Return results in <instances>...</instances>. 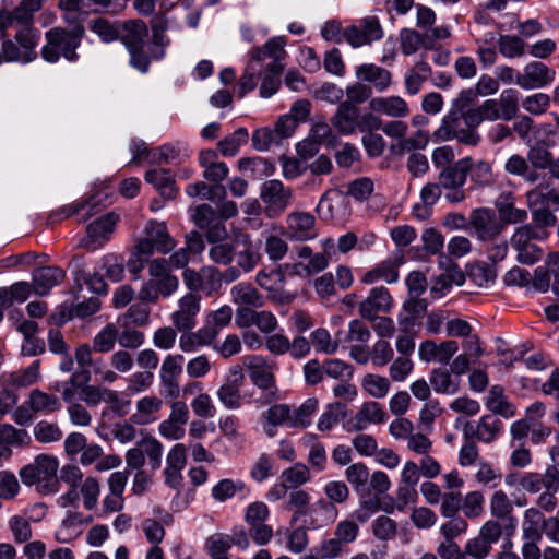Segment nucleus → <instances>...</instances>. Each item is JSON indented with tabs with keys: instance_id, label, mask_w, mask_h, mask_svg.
Masks as SVG:
<instances>
[{
	"instance_id": "obj_25",
	"label": "nucleus",
	"mask_w": 559,
	"mask_h": 559,
	"mask_svg": "<svg viewBox=\"0 0 559 559\" xmlns=\"http://www.w3.org/2000/svg\"><path fill=\"white\" fill-rule=\"evenodd\" d=\"M163 404V400L158 396H143L136 401L135 412L131 415L130 420L139 426L153 424L158 419Z\"/></svg>"
},
{
	"instance_id": "obj_21",
	"label": "nucleus",
	"mask_w": 559,
	"mask_h": 559,
	"mask_svg": "<svg viewBox=\"0 0 559 559\" xmlns=\"http://www.w3.org/2000/svg\"><path fill=\"white\" fill-rule=\"evenodd\" d=\"M459 345L455 341H443L437 344L435 341H424L418 348V356L425 362L436 361L448 364L457 352Z\"/></svg>"
},
{
	"instance_id": "obj_8",
	"label": "nucleus",
	"mask_w": 559,
	"mask_h": 559,
	"mask_svg": "<svg viewBox=\"0 0 559 559\" xmlns=\"http://www.w3.org/2000/svg\"><path fill=\"white\" fill-rule=\"evenodd\" d=\"M182 281L189 293H202L206 297L217 294L222 288L221 272L212 265L202 266L199 271L186 267Z\"/></svg>"
},
{
	"instance_id": "obj_35",
	"label": "nucleus",
	"mask_w": 559,
	"mask_h": 559,
	"mask_svg": "<svg viewBox=\"0 0 559 559\" xmlns=\"http://www.w3.org/2000/svg\"><path fill=\"white\" fill-rule=\"evenodd\" d=\"M468 168L464 157L441 169L439 183L443 188H464Z\"/></svg>"
},
{
	"instance_id": "obj_6",
	"label": "nucleus",
	"mask_w": 559,
	"mask_h": 559,
	"mask_svg": "<svg viewBox=\"0 0 559 559\" xmlns=\"http://www.w3.org/2000/svg\"><path fill=\"white\" fill-rule=\"evenodd\" d=\"M549 236L548 230H542L540 227H531L524 224L518 227L510 239L511 247L516 251V259L522 264H534L543 255V250L535 240H545Z\"/></svg>"
},
{
	"instance_id": "obj_50",
	"label": "nucleus",
	"mask_w": 559,
	"mask_h": 559,
	"mask_svg": "<svg viewBox=\"0 0 559 559\" xmlns=\"http://www.w3.org/2000/svg\"><path fill=\"white\" fill-rule=\"evenodd\" d=\"M38 38V32L31 26H24L16 33L15 40L23 52L24 63H28L37 57L35 47L37 46Z\"/></svg>"
},
{
	"instance_id": "obj_20",
	"label": "nucleus",
	"mask_w": 559,
	"mask_h": 559,
	"mask_svg": "<svg viewBox=\"0 0 559 559\" xmlns=\"http://www.w3.org/2000/svg\"><path fill=\"white\" fill-rule=\"evenodd\" d=\"M259 421L263 433L274 438L278 433V427L289 428L290 406L286 403L273 404L260 415Z\"/></svg>"
},
{
	"instance_id": "obj_60",
	"label": "nucleus",
	"mask_w": 559,
	"mask_h": 559,
	"mask_svg": "<svg viewBox=\"0 0 559 559\" xmlns=\"http://www.w3.org/2000/svg\"><path fill=\"white\" fill-rule=\"evenodd\" d=\"M526 157L531 167L536 169V171L549 168L552 160L551 153L540 142H535L528 147Z\"/></svg>"
},
{
	"instance_id": "obj_56",
	"label": "nucleus",
	"mask_w": 559,
	"mask_h": 559,
	"mask_svg": "<svg viewBox=\"0 0 559 559\" xmlns=\"http://www.w3.org/2000/svg\"><path fill=\"white\" fill-rule=\"evenodd\" d=\"M118 342V325L108 323L93 338V349L97 353H108Z\"/></svg>"
},
{
	"instance_id": "obj_61",
	"label": "nucleus",
	"mask_w": 559,
	"mask_h": 559,
	"mask_svg": "<svg viewBox=\"0 0 559 559\" xmlns=\"http://www.w3.org/2000/svg\"><path fill=\"white\" fill-rule=\"evenodd\" d=\"M240 386L230 382H225L217 390L218 401L228 409H238L241 406Z\"/></svg>"
},
{
	"instance_id": "obj_46",
	"label": "nucleus",
	"mask_w": 559,
	"mask_h": 559,
	"mask_svg": "<svg viewBox=\"0 0 559 559\" xmlns=\"http://www.w3.org/2000/svg\"><path fill=\"white\" fill-rule=\"evenodd\" d=\"M318 411V400L314 397L307 399L296 408L290 407L289 428H307L311 421L313 414Z\"/></svg>"
},
{
	"instance_id": "obj_62",
	"label": "nucleus",
	"mask_w": 559,
	"mask_h": 559,
	"mask_svg": "<svg viewBox=\"0 0 559 559\" xmlns=\"http://www.w3.org/2000/svg\"><path fill=\"white\" fill-rule=\"evenodd\" d=\"M33 433L40 443H52L62 438V431L59 426L48 420L38 421L33 428Z\"/></svg>"
},
{
	"instance_id": "obj_26",
	"label": "nucleus",
	"mask_w": 559,
	"mask_h": 559,
	"mask_svg": "<svg viewBox=\"0 0 559 559\" xmlns=\"http://www.w3.org/2000/svg\"><path fill=\"white\" fill-rule=\"evenodd\" d=\"M260 197L269 206L284 211L292 199V190L285 188L282 181L272 179L262 185Z\"/></svg>"
},
{
	"instance_id": "obj_29",
	"label": "nucleus",
	"mask_w": 559,
	"mask_h": 559,
	"mask_svg": "<svg viewBox=\"0 0 559 559\" xmlns=\"http://www.w3.org/2000/svg\"><path fill=\"white\" fill-rule=\"evenodd\" d=\"M503 169L511 176L521 177L524 182L530 185H535L543 178L539 171L531 167L527 157L520 154L509 156Z\"/></svg>"
},
{
	"instance_id": "obj_43",
	"label": "nucleus",
	"mask_w": 559,
	"mask_h": 559,
	"mask_svg": "<svg viewBox=\"0 0 559 559\" xmlns=\"http://www.w3.org/2000/svg\"><path fill=\"white\" fill-rule=\"evenodd\" d=\"M82 533L81 513L68 512L62 520L61 525L55 532V538L58 543L67 544L75 539Z\"/></svg>"
},
{
	"instance_id": "obj_12",
	"label": "nucleus",
	"mask_w": 559,
	"mask_h": 559,
	"mask_svg": "<svg viewBox=\"0 0 559 559\" xmlns=\"http://www.w3.org/2000/svg\"><path fill=\"white\" fill-rule=\"evenodd\" d=\"M182 355H167L159 369V393L166 399L180 395L179 378L182 373Z\"/></svg>"
},
{
	"instance_id": "obj_11",
	"label": "nucleus",
	"mask_w": 559,
	"mask_h": 559,
	"mask_svg": "<svg viewBox=\"0 0 559 559\" xmlns=\"http://www.w3.org/2000/svg\"><path fill=\"white\" fill-rule=\"evenodd\" d=\"M118 221L119 216L114 212L96 218L87 225L86 237L81 240L80 246L90 251L102 248L109 241Z\"/></svg>"
},
{
	"instance_id": "obj_3",
	"label": "nucleus",
	"mask_w": 559,
	"mask_h": 559,
	"mask_svg": "<svg viewBox=\"0 0 559 559\" xmlns=\"http://www.w3.org/2000/svg\"><path fill=\"white\" fill-rule=\"evenodd\" d=\"M84 32L82 25H76L71 31L61 27L49 29L45 35L46 44L41 48L43 59L49 63L57 62L60 57L70 62L76 61V49L81 45Z\"/></svg>"
},
{
	"instance_id": "obj_58",
	"label": "nucleus",
	"mask_w": 559,
	"mask_h": 559,
	"mask_svg": "<svg viewBox=\"0 0 559 559\" xmlns=\"http://www.w3.org/2000/svg\"><path fill=\"white\" fill-rule=\"evenodd\" d=\"M248 130L246 128H239L218 142V150L224 156H234L238 153L240 146L248 142Z\"/></svg>"
},
{
	"instance_id": "obj_22",
	"label": "nucleus",
	"mask_w": 559,
	"mask_h": 559,
	"mask_svg": "<svg viewBox=\"0 0 559 559\" xmlns=\"http://www.w3.org/2000/svg\"><path fill=\"white\" fill-rule=\"evenodd\" d=\"M306 526L309 530H319L334 523L338 516V510L325 499H319L306 512Z\"/></svg>"
},
{
	"instance_id": "obj_31",
	"label": "nucleus",
	"mask_w": 559,
	"mask_h": 559,
	"mask_svg": "<svg viewBox=\"0 0 559 559\" xmlns=\"http://www.w3.org/2000/svg\"><path fill=\"white\" fill-rule=\"evenodd\" d=\"M250 493L249 488L241 479L223 478L212 487L211 496L217 502H225L237 495L246 499Z\"/></svg>"
},
{
	"instance_id": "obj_19",
	"label": "nucleus",
	"mask_w": 559,
	"mask_h": 559,
	"mask_svg": "<svg viewBox=\"0 0 559 559\" xmlns=\"http://www.w3.org/2000/svg\"><path fill=\"white\" fill-rule=\"evenodd\" d=\"M393 307V298L390 292L383 287L372 288L368 296L359 304V314L366 319H376L379 313H386Z\"/></svg>"
},
{
	"instance_id": "obj_38",
	"label": "nucleus",
	"mask_w": 559,
	"mask_h": 559,
	"mask_svg": "<svg viewBox=\"0 0 559 559\" xmlns=\"http://www.w3.org/2000/svg\"><path fill=\"white\" fill-rule=\"evenodd\" d=\"M430 75L431 67L426 61H417L405 72L404 85L406 93L411 96L417 95Z\"/></svg>"
},
{
	"instance_id": "obj_39",
	"label": "nucleus",
	"mask_w": 559,
	"mask_h": 559,
	"mask_svg": "<svg viewBox=\"0 0 559 559\" xmlns=\"http://www.w3.org/2000/svg\"><path fill=\"white\" fill-rule=\"evenodd\" d=\"M489 509L492 518L496 520H508L510 522V527L512 530L515 528L516 519L511 515L513 511V502L503 490L499 489L492 493L489 501Z\"/></svg>"
},
{
	"instance_id": "obj_13",
	"label": "nucleus",
	"mask_w": 559,
	"mask_h": 559,
	"mask_svg": "<svg viewBox=\"0 0 559 559\" xmlns=\"http://www.w3.org/2000/svg\"><path fill=\"white\" fill-rule=\"evenodd\" d=\"M201 310V296L187 293L177 301V310L171 316V322L177 331L188 332L197 326V318Z\"/></svg>"
},
{
	"instance_id": "obj_27",
	"label": "nucleus",
	"mask_w": 559,
	"mask_h": 559,
	"mask_svg": "<svg viewBox=\"0 0 559 559\" xmlns=\"http://www.w3.org/2000/svg\"><path fill=\"white\" fill-rule=\"evenodd\" d=\"M542 179L535 183L536 187L526 191L525 198L530 209L537 206L555 205L559 207V188H551L545 181L546 175L542 174Z\"/></svg>"
},
{
	"instance_id": "obj_17",
	"label": "nucleus",
	"mask_w": 559,
	"mask_h": 559,
	"mask_svg": "<svg viewBox=\"0 0 559 559\" xmlns=\"http://www.w3.org/2000/svg\"><path fill=\"white\" fill-rule=\"evenodd\" d=\"M502 421L495 415H484L476 425L466 423L463 433L466 440L477 439L484 443H491L498 439L502 429Z\"/></svg>"
},
{
	"instance_id": "obj_63",
	"label": "nucleus",
	"mask_w": 559,
	"mask_h": 559,
	"mask_svg": "<svg viewBox=\"0 0 559 559\" xmlns=\"http://www.w3.org/2000/svg\"><path fill=\"white\" fill-rule=\"evenodd\" d=\"M140 445L147 456L152 471L158 469L162 465L163 444L155 437L147 436L140 441Z\"/></svg>"
},
{
	"instance_id": "obj_48",
	"label": "nucleus",
	"mask_w": 559,
	"mask_h": 559,
	"mask_svg": "<svg viewBox=\"0 0 559 559\" xmlns=\"http://www.w3.org/2000/svg\"><path fill=\"white\" fill-rule=\"evenodd\" d=\"M486 407L503 417H512L514 415L513 406L507 401L503 388L500 385H493L486 399Z\"/></svg>"
},
{
	"instance_id": "obj_55",
	"label": "nucleus",
	"mask_w": 559,
	"mask_h": 559,
	"mask_svg": "<svg viewBox=\"0 0 559 559\" xmlns=\"http://www.w3.org/2000/svg\"><path fill=\"white\" fill-rule=\"evenodd\" d=\"M91 381L88 370H80L72 373L68 381L61 383L59 390L64 402L72 404L76 396L78 389Z\"/></svg>"
},
{
	"instance_id": "obj_52",
	"label": "nucleus",
	"mask_w": 559,
	"mask_h": 559,
	"mask_svg": "<svg viewBox=\"0 0 559 559\" xmlns=\"http://www.w3.org/2000/svg\"><path fill=\"white\" fill-rule=\"evenodd\" d=\"M186 193L190 198L200 197L203 200L216 202L224 200L226 197V189L224 186H207L203 181L190 183L186 187Z\"/></svg>"
},
{
	"instance_id": "obj_9",
	"label": "nucleus",
	"mask_w": 559,
	"mask_h": 559,
	"mask_svg": "<svg viewBox=\"0 0 559 559\" xmlns=\"http://www.w3.org/2000/svg\"><path fill=\"white\" fill-rule=\"evenodd\" d=\"M384 31L380 20L374 15H368L358 21L357 24L343 29V38L353 48L371 45L383 38Z\"/></svg>"
},
{
	"instance_id": "obj_49",
	"label": "nucleus",
	"mask_w": 559,
	"mask_h": 559,
	"mask_svg": "<svg viewBox=\"0 0 559 559\" xmlns=\"http://www.w3.org/2000/svg\"><path fill=\"white\" fill-rule=\"evenodd\" d=\"M239 317L240 319L250 317L251 323L264 334H270L277 328V319L271 311H253L249 308H240Z\"/></svg>"
},
{
	"instance_id": "obj_16",
	"label": "nucleus",
	"mask_w": 559,
	"mask_h": 559,
	"mask_svg": "<svg viewBox=\"0 0 559 559\" xmlns=\"http://www.w3.org/2000/svg\"><path fill=\"white\" fill-rule=\"evenodd\" d=\"M385 418V412L381 404L369 401L364 403L359 411L344 424V428L348 432L361 431L370 425L384 423Z\"/></svg>"
},
{
	"instance_id": "obj_36",
	"label": "nucleus",
	"mask_w": 559,
	"mask_h": 559,
	"mask_svg": "<svg viewBox=\"0 0 559 559\" xmlns=\"http://www.w3.org/2000/svg\"><path fill=\"white\" fill-rule=\"evenodd\" d=\"M144 178L147 183L158 190L162 197L173 199L176 195V182L168 169L155 168L147 170Z\"/></svg>"
},
{
	"instance_id": "obj_44",
	"label": "nucleus",
	"mask_w": 559,
	"mask_h": 559,
	"mask_svg": "<svg viewBox=\"0 0 559 559\" xmlns=\"http://www.w3.org/2000/svg\"><path fill=\"white\" fill-rule=\"evenodd\" d=\"M27 404L31 405V408L35 412V414H49L59 411L61 407V403L56 395L48 394L39 389H34L31 391L27 399Z\"/></svg>"
},
{
	"instance_id": "obj_14",
	"label": "nucleus",
	"mask_w": 559,
	"mask_h": 559,
	"mask_svg": "<svg viewBox=\"0 0 559 559\" xmlns=\"http://www.w3.org/2000/svg\"><path fill=\"white\" fill-rule=\"evenodd\" d=\"M556 71L540 61H531L518 75V86L525 91L543 88L555 81Z\"/></svg>"
},
{
	"instance_id": "obj_42",
	"label": "nucleus",
	"mask_w": 559,
	"mask_h": 559,
	"mask_svg": "<svg viewBox=\"0 0 559 559\" xmlns=\"http://www.w3.org/2000/svg\"><path fill=\"white\" fill-rule=\"evenodd\" d=\"M544 515L537 508H528L523 513L522 537L523 540H542Z\"/></svg>"
},
{
	"instance_id": "obj_40",
	"label": "nucleus",
	"mask_w": 559,
	"mask_h": 559,
	"mask_svg": "<svg viewBox=\"0 0 559 559\" xmlns=\"http://www.w3.org/2000/svg\"><path fill=\"white\" fill-rule=\"evenodd\" d=\"M399 263L394 260H385L378 264L374 269L368 271L361 278V282L371 285L379 281L393 284L399 280Z\"/></svg>"
},
{
	"instance_id": "obj_54",
	"label": "nucleus",
	"mask_w": 559,
	"mask_h": 559,
	"mask_svg": "<svg viewBox=\"0 0 559 559\" xmlns=\"http://www.w3.org/2000/svg\"><path fill=\"white\" fill-rule=\"evenodd\" d=\"M501 218L508 224L523 223L527 218V211L513 205V197L508 193L497 203Z\"/></svg>"
},
{
	"instance_id": "obj_33",
	"label": "nucleus",
	"mask_w": 559,
	"mask_h": 559,
	"mask_svg": "<svg viewBox=\"0 0 559 559\" xmlns=\"http://www.w3.org/2000/svg\"><path fill=\"white\" fill-rule=\"evenodd\" d=\"M147 27L142 21H129L120 25L119 38L127 50L145 47Z\"/></svg>"
},
{
	"instance_id": "obj_64",
	"label": "nucleus",
	"mask_w": 559,
	"mask_h": 559,
	"mask_svg": "<svg viewBox=\"0 0 559 559\" xmlns=\"http://www.w3.org/2000/svg\"><path fill=\"white\" fill-rule=\"evenodd\" d=\"M280 479L285 481V485H287L289 488H297L310 479V473L306 465L295 464L284 469L280 476Z\"/></svg>"
},
{
	"instance_id": "obj_10",
	"label": "nucleus",
	"mask_w": 559,
	"mask_h": 559,
	"mask_svg": "<svg viewBox=\"0 0 559 559\" xmlns=\"http://www.w3.org/2000/svg\"><path fill=\"white\" fill-rule=\"evenodd\" d=\"M461 110L451 107V110L441 121L440 127L435 131V136L441 141L456 139L460 143L475 146L480 142V135L477 131L465 130L461 127Z\"/></svg>"
},
{
	"instance_id": "obj_59",
	"label": "nucleus",
	"mask_w": 559,
	"mask_h": 559,
	"mask_svg": "<svg viewBox=\"0 0 559 559\" xmlns=\"http://www.w3.org/2000/svg\"><path fill=\"white\" fill-rule=\"evenodd\" d=\"M284 70V66H266L265 73L260 85V96L263 98H270L273 96L280 85V75Z\"/></svg>"
},
{
	"instance_id": "obj_47",
	"label": "nucleus",
	"mask_w": 559,
	"mask_h": 559,
	"mask_svg": "<svg viewBox=\"0 0 559 559\" xmlns=\"http://www.w3.org/2000/svg\"><path fill=\"white\" fill-rule=\"evenodd\" d=\"M409 298L403 304V310H411L419 306L418 298L426 292L427 281L423 273L411 272L406 277Z\"/></svg>"
},
{
	"instance_id": "obj_34",
	"label": "nucleus",
	"mask_w": 559,
	"mask_h": 559,
	"mask_svg": "<svg viewBox=\"0 0 559 559\" xmlns=\"http://www.w3.org/2000/svg\"><path fill=\"white\" fill-rule=\"evenodd\" d=\"M231 301L241 308H260L264 297L249 283H239L230 288Z\"/></svg>"
},
{
	"instance_id": "obj_37",
	"label": "nucleus",
	"mask_w": 559,
	"mask_h": 559,
	"mask_svg": "<svg viewBox=\"0 0 559 559\" xmlns=\"http://www.w3.org/2000/svg\"><path fill=\"white\" fill-rule=\"evenodd\" d=\"M277 542L281 544L282 538L286 539V548L292 554H301L308 547L307 526H297L294 528H278L275 533Z\"/></svg>"
},
{
	"instance_id": "obj_41",
	"label": "nucleus",
	"mask_w": 559,
	"mask_h": 559,
	"mask_svg": "<svg viewBox=\"0 0 559 559\" xmlns=\"http://www.w3.org/2000/svg\"><path fill=\"white\" fill-rule=\"evenodd\" d=\"M467 164L471 181L478 187H487L493 182L492 166L484 159H473L469 156L464 157Z\"/></svg>"
},
{
	"instance_id": "obj_32",
	"label": "nucleus",
	"mask_w": 559,
	"mask_h": 559,
	"mask_svg": "<svg viewBox=\"0 0 559 559\" xmlns=\"http://www.w3.org/2000/svg\"><path fill=\"white\" fill-rule=\"evenodd\" d=\"M460 378L444 367L435 368L430 372L429 383L438 394L454 395L460 389Z\"/></svg>"
},
{
	"instance_id": "obj_4",
	"label": "nucleus",
	"mask_w": 559,
	"mask_h": 559,
	"mask_svg": "<svg viewBox=\"0 0 559 559\" xmlns=\"http://www.w3.org/2000/svg\"><path fill=\"white\" fill-rule=\"evenodd\" d=\"M331 124L342 135H352L356 132L379 130L381 119L373 112H361L350 103H340Z\"/></svg>"
},
{
	"instance_id": "obj_53",
	"label": "nucleus",
	"mask_w": 559,
	"mask_h": 559,
	"mask_svg": "<svg viewBox=\"0 0 559 559\" xmlns=\"http://www.w3.org/2000/svg\"><path fill=\"white\" fill-rule=\"evenodd\" d=\"M148 156H152V164H178L185 154L181 144L168 143L153 150Z\"/></svg>"
},
{
	"instance_id": "obj_2",
	"label": "nucleus",
	"mask_w": 559,
	"mask_h": 559,
	"mask_svg": "<svg viewBox=\"0 0 559 559\" xmlns=\"http://www.w3.org/2000/svg\"><path fill=\"white\" fill-rule=\"evenodd\" d=\"M58 469L59 461L56 456L39 454L32 463L23 466L19 475L25 486H35L39 493L51 495L59 490Z\"/></svg>"
},
{
	"instance_id": "obj_57",
	"label": "nucleus",
	"mask_w": 559,
	"mask_h": 559,
	"mask_svg": "<svg viewBox=\"0 0 559 559\" xmlns=\"http://www.w3.org/2000/svg\"><path fill=\"white\" fill-rule=\"evenodd\" d=\"M255 281L263 289L270 293H280L284 287L285 275L281 269L261 270L257 273Z\"/></svg>"
},
{
	"instance_id": "obj_30",
	"label": "nucleus",
	"mask_w": 559,
	"mask_h": 559,
	"mask_svg": "<svg viewBox=\"0 0 559 559\" xmlns=\"http://www.w3.org/2000/svg\"><path fill=\"white\" fill-rule=\"evenodd\" d=\"M356 76L359 80L372 83L374 88L380 93L386 91L392 83L391 72L373 63L357 67Z\"/></svg>"
},
{
	"instance_id": "obj_23",
	"label": "nucleus",
	"mask_w": 559,
	"mask_h": 559,
	"mask_svg": "<svg viewBox=\"0 0 559 559\" xmlns=\"http://www.w3.org/2000/svg\"><path fill=\"white\" fill-rule=\"evenodd\" d=\"M370 110L394 119L405 118L409 115L408 104L397 95L373 97L369 100Z\"/></svg>"
},
{
	"instance_id": "obj_28",
	"label": "nucleus",
	"mask_w": 559,
	"mask_h": 559,
	"mask_svg": "<svg viewBox=\"0 0 559 559\" xmlns=\"http://www.w3.org/2000/svg\"><path fill=\"white\" fill-rule=\"evenodd\" d=\"M346 210V198L337 190L326 191L319 200L317 212L324 221L342 215Z\"/></svg>"
},
{
	"instance_id": "obj_15",
	"label": "nucleus",
	"mask_w": 559,
	"mask_h": 559,
	"mask_svg": "<svg viewBox=\"0 0 559 559\" xmlns=\"http://www.w3.org/2000/svg\"><path fill=\"white\" fill-rule=\"evenodd\" d=\"M469 224L476 237L481 241L493 240L501 231V225L495 212L487 207L473 210L469 215Z\"/></svg>"
},
{
	"instance_id": "obj_24",
	"label": "nucleus",
	"mask_w": 559,
	"mask_h": 559,
	"mask_svg": "<svg viewBox=\"0 0 559 559\" xmlns=\"http://www.w3.org/2000/svg\"><path fill=\"white\" fill-rule=\"evenodd\" d=\"M64 271L58 266H43L33 272V289L38 296H46L50 290L62 283Z\"/></svg>"
},
{
	"instance_id": "obj_7",
	"label": "nucleus",
	"mask_w": 559,
	"mask_h": 559,
	"mask_svg": "<svg viewBox=\"0 0 559 559\" xmlns=\"http://www.w3.org/2000/svg\"><path fill=\"white\" fill-rule=\"evenodd\" d=\"M175 246L176 242L169 235L166 224L150 221L145 226L144 237L134 246V252L140 257L150 258L154 252L166 254Z\"/></svg>"
},
{
	"instance_id": "obj_5",
	"label": "nucleus",
	"mask_w": 559,
	"mask_h": 559,
	"mask_svg": "<svg viewBox=\"0 0 559 559\" xmlns=\"http://www.w3.org/2000/svg\"><path fill=\"white\" fill-rule=\"evenodd\" d=\"M243 366L251 383L262 392L255 402L267 405L275 401L278 393L274 374L275 365L262 356L251 355L243 358Z\"/></svg>"
},
{
	"instance_id": "obj_18",
	"label": "nucleus",
	"mask_w": 559,
	"mask_h": 559,
	"mask_svg": "<svg viewBox=\"0 0 559 559\" xmlns=\"http://www.w3.org/2000/svg\"><path fill=\"white\" fill-rule=\"evenodd\" d=\"M287 237L296 241H308L318 236L316 218L310 213L293 212L286 218Z\"/></svg>"
},
{
	"instance_id": "obj_45",
	"label": "nucleus",
	"mask_w": 559,
	"mask_h": 559,
	"mask_svg": "<svg viewBox=\"0 0 559 559\" xmlns=\"http://www.w3.org/2000/svg\"><path fill=\"white\" fill-rule=\"evenodd\" d=\"M286 39L284 36H275L269 39L262 48H259L255 51L254 58L258 60H263L265 57L272 59V62L267 66H284L282 60L286 56L285 51Z\"/></svg>"
},
{
	"instance_id": "obj_1",
	"label": "nucleus",
	"mask_w": 559,
	"mask_h": 559,
	"mask_svg": "<svg viewBox=\"0 0 559 559\" xmlns=\"http://www.w3.org/2000/svg\"><path fill=\"white\" fill-rule=\"evenodd\" d=\"M150 278L145 281L138 293V298L145 304H156L158 299L168 298L179 288V280L169 270L165 258L153 259L148 262Z\"/></svg>"
},
{
	"instance_id": "obj_51",
	"label": "nucleus",
	"mask_w": 559,
	"mask_h": 559,
	"mask_svg": "<svg viewBox=\"0 0 559 559\" xmlns=\"http://www.w3.org/2000/svg\"><path fill=\"white\" fill-rule=\"evenodd\" d=\"M361 388L367 395L373 399H383L388 395L391 383L386 377L367 373L361 379Z\"/></svg>"
}]
</instances>
